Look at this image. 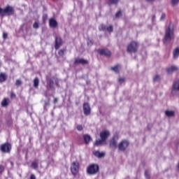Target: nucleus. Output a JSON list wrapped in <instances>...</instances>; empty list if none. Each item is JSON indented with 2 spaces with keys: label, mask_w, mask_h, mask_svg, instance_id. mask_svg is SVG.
<instances>
[{
  "label": "nucleus",
  "mask_w": 179,
  "mask_h": 179,
  "mask_svg": "<svg viewBox=\"0 0 179 179\" xmlns=\"http://www.w3.org/2000/svg\"><path fill=\"white\" fill-rule=\"evenodd\" d=\"M0 150L2 153H10L12 144L9 142L4 143L0 145Z\"/></svg>",
  "instance_id": "7"
},
{
  "label": "nucleus",
  "mask_w": 179,
  "mask_h": 179,
  "mask_svg": "<svg viewBox=\"0 0 179 179\" xmlns=\"http://www.w3.org/2000/svg\"><path fill=\"white\" fill-rule=\"evenodd\" d=\"M76 129L78 131H83V126H82V124H78L76 126Z\"/></svg>",
  "instance_id": "32"
},
{
  "label": "nucleus",
  "mask_w": 179,
  "mask_h": 179,
  "mask_svg": "<svg viewBox=\"0 0 179 179\" xmlns=\"http://www.w3.org/2000/svg\"><path fill=\"white\" fill-rule=\"evenodd\" d=\"M93 155L95 157H98V159H103V157H106V152H101L99 150L94 151Z\"/></svg>",
  "instance_id": "15"
},
{
  "label": "nucleus",
  "mask_w": 179,
  "mask_h": 179,
  "mask_svg": "<svg viewBox=\"0 0 179 179\" xmlns=\"http://www.w3.org/2000/svg\"><path fill=\"white\" fill-rule=\"evenodd\" d=\"M31 167L34 169V170H37L38 169V163L36 162H33L31 164Z\"/></svg>",
  "instance_id": "28"
},
{
  "label": "nucleus",
  "mask_w": 179,
  "mask_h": 179,
  "mask_svg": "<svg viewBox=\"0 0 179 179\" xmlns=\"http://www.w3.org/2000/svg\"><path fill=\"white\" fill-rule=\"evenodd\" d=\"M54 1H58V0H54Z\"/></svg>",
  "instance_id": "50"
},
{
  "label": "nucleus",
  "mask_w": 179,
  "mask_h": 179,
  "mask_svg": "<svg viewBox=\"0 0 179 179\" xmlns=\"http://www.w3.org/2000/svg\"><path fill=\"white\" fill-rule=\"evenodd\" d=\"M5 171V167L3 166V165H0V174H2Z\"/></svg>",
  "instance_id": "37"
},
{
  "label": "nucleus",
  "mask_w": 179,
  "mask_h": 179,
  "mask_svg": "<svg viewBox=\"0 0 179 179\" xmlns=\"http://www.w3.org/2000/svg\"><path fill=\"white\" fill-rule=\"evenodd\" d=\"M96 51L98 54L102 57H107L108 58H110L112 55L111 51L108 48H101L98 49Z\"/></svg>",
  "instance_id": "10"
},
{
  "label": "nucleus",
  "mask_w": 179,
  "mask_h": 179,
  "mask_svg": "<svg viewBox=\"0 0 179 179\" xmlns=\"http://www.w3.org/2000/svg\"><path fill=\"white\" fill-rule=\"evenodd\" d=\"M3 38L4 40H6V38H8V34L3 32Z\"/></svg>",
  "instance_id": "41"
},
{
  "label": "nucleus",
  "mask_w": 179,
  "mask_h": 179,
  "mask_svg": "<svg viewBox=\"0 0 179 179\" xmlns=\"http://www.w3.org/2000/svg\"><path fill=\"white\" fill-rule=\"evenodd\" d=\"M106 30L109 32V33H112V31H113L114 30V27H113V25H109L107 28Z\"/></svg>",
  "instance_id": "30"
},
{
  "label": "nucleus",
  "mask_w": 179,
  "mask_h": 179,
  "mask_svg": "<svg viewBox=\"0 0 179 179\" xmlns=\"http://www.w3.org/2000/svg\"><path fill=\"white\" fill-rule=\"evenodd\" d=\"M118 82H119V83H120V85H122V83H124V82H125V78H120L118 79Z\"/></svg>",
  "instance_id": "34"
},
{
  "label": "nucleus",
  "mask_w": 179,
  "mask_h": 179,
  "mask_svg": "<svg viewBox=\"0 0 179 179\" xmlns=\"http://www.w3.org/2000/svg\"><path fill=\"white\" fill-rule=\"evenodd\" d=\"M178 71V67L177 66H171L166 69V72L169 75H171L173 72H177Z\"/></svg>",
  "instance_id": "16"
},
{
  "label": "nucleus",
  "mask_w": 179,
  "mask_h": 179,
  "mask_svg": "<svg viewBox=\"0 0 179 179\" xmlns=\"http://www.w3.org/2000/svg\"><path fill=\"white\" fill-rule=\"evenodd\" d=\"M79 169H80V165L79 164V162L74 161L72 162L70 170L71 174L73 177H76L78 174H79Z\"/></svg>",
  "instance_id": "6"
},
{
  "label": "nucleus",
  "mask_w": 179,
  "mask_h": 179,
  "mask_svg": "<svg viewBox=\"0 0 179 179\" xmlns=\"http://www.w3.org/2000/svg\"><path fill=\"white\" fill-rule=\"evenodd\" d=\"M139 48V43L135 41H131L127 48V52H134V54L136 52H138V49Z\"/></svg>",
  "instance_id": "5"
},
{
  "label": "nucleus",
  "mask_w": 179,
  "mask_h": 179,
  "mask_svg": "<svg viewBox=\"0 0 179 179\" xmlns=\"http://www.w3.org/2000/svg\"><path fill=\"white\" fill-rule=\"evenodd\" d=\"M55 85H56V86L59 87V83L58 82V80L55 81Z\"/></svg>",
  "instance_id": "46"
},
{
  "label": "nucleus",
  "mask_w": 179,
  "mask_h": 179,
  "mask_svg": "<svg viewBox=\"0 0 179 179\" xmlns=\"http://www.w3.org/2000/svg\"><path fill=\"white\" fill-rule=\"evenodd\" d=\"M34 29H38V22H35L33 24Z\"/></svg>",
  "instance_id": "38"
},
{
  "label": "nucleus",
  "mask_w": 179,
  "mask_h": 179,
  "mask_svg": "<svg viewBox=\"0 0 179 179\" xmlns=\"http://www.w3.org/2000/svg\"><path fill=\"white\" fill-rule=\"evenodd\" d=\"M179 0H171V3L173 5V6H175V5H177V3H178Z\"/></svg>",
  "instance_id": "36"
},
{
  "label": "nucleus",
  "mask_w": 179,
  "mask_h": 179,
  "mask_svg": "<svg viewBox=\"0 0 179 179\" xmlns=\"http://www.w3.org/2000/svg\"><path fill=\"white\" fill-rule=\"evenodd\" d=\"M154 82H159L160 80V76L157 75L153 78Z\"/></svg>",
  "instance_id": "31"
},
{
  "label": "nucleus",
  "mask_w": 179,
  "mask_h": 179,
  "mask_svg": "<svg viewBox=\"0 0 179 179\" xmlns=\"http://www.w3.org/2000/svg\"><path fill=\"white\" fill-rule=\"evenodd\" d=\"M122 11H121V10H120L119 11H117V13H116V14H115V17H117V18H118V17H120V16H122Z\"/></svg>",
  "instance_id": "35"
},
{
  "label": "nucleus",
  "mask_w": 179,
  "mask_h": 179,
  "mask_svg": "<svg viewBox=\"0 0 179 179\" xmlns=\"http://www.w3.org/2000/svg\"><path fill=\"white\" fill-rule=\"evenodd\" d=\"M129 146V141L127 140H122L119 144H118V150L120 152H125L127 149H128V147Z\"/></svg>",
  "instance_id": "9"
},
{
  "label": "nucleus",
  "mask_w": 179,
  "mask_h": 179,
  "mask_svg": "<svg viewBox=\"0 0 179 179\" xmlns=\"http://www.w3.org/2000/svg\"><path fill=\"white\" fill-rule=\"evenodd\" d=\"M146 2H155L156 0H145Z\"/></svg>",
  "instance_id": "47"
},
{
  "label": "nucleus",
  "mask_w": 179,
  "mask_h": 179,
  "mask_svg": "<svg viewBox=\"0 0 179 179\" xmlns=\"http://www.w3.org/2000/svg\"><path fill=\"white\" fill-rule=\"evenodd\" d=\"M99 170L100 167L99 166V164H91L87 167V174L89 176H96Z\"/></svg>",
  "instance_id": "4"
},
{
  "label": "nucleus",
  "mask_w": 179,
  "mask_h": 179,
  "mask_svg": "<svg viewBox=\"0 0 179 179\" xmlns=\"http://www.w3.org/2000/svg\"><path fill=\"white\" fill-rule=\"evenodd\" d=\"M47 17H48V16L47 15V14H44L42 17L43 21L45 22V20H47Z\"/></svg>",
  "instance_id": "39"
},
{
  "label": "nucleus",
  "mask_w": 179,
  "mask_h": 179,
  "mask_svg": "<svg viewBox=\"0 0 179 179\" xmlns=\"http://www.w3.org/2000/svg\"><path fill=\"white\" fill-rule=\"evenodd\" d=\"M99 31H106L107 30V27L104 24H101L99 27Z\"/></svg>",
  "instance_id": "27"
},
{
  "label": "nucleus",
  "mask_w": 179,
  "mask_h": 179,
  "mask_svg": "<svg viewBox=\"0 0 179 179\" xmlns=\"http://www.w3.org/2000/svg\"><path fill=\"white\" fill-rule=\"evenodd\" d=\"M45 106H50V101L45 102Z\"/></svg>",
  "instance_id": "48"
},
{
  "label": "nucleus",
  "mask_w": 179,
  "mask_h": 179,
  "mask_svg": "<svg viewBox=\"0 0 179 179\" xmlns=\"http://www.w3.org/2000/svg\"><path fill=\"white\" fill-rule=\"evenodd\" d=\"M145 177H149V171H145Z\"/></svg>",
  "instance_id": "44"
},
{
  "label": "nucleus",
  "mask_w": 179,
  "mask_h": 179,
  "mask_svg": "<svg viewBox=\"0 0 179 179\" xmlns=\"http://www.w3.org/2000/svg\"><path fill=\"white\" fill-rule=\"evenodd\" d=\"M15 15V8L12 6L7 5L5 8L0 7V16H13Z\"/></svg>",
  "instance_id": "3"
},
{
  "label": "nucleus",
  "mask_w": 179,
  "mask_h": 179,
  "mask_svg": "<svg viewBox=\"0 0 179 179\" xmlns=\"http://www.w3.org/2000/svg\"><path fill=\"white\" fill-rule=\"evenodd\" d=\"M83 113L85 115H90L92 113V109L90 108V105L88 103H84L83 106Z\"/></svg>",
  "instance_id": "12"
},
{
  "label": "nucleus",
  "mask_w": 179,
  "mask_h": 179,
  "mask_svg": "<svg viewBox=\"0 0 179 179\" xmlns=\"http://www.w3.org/2000/svg\"><path fill=\"white\" fill-rule=\"evenodd\" d=\"M173 57L174 59H177V58H178L179 57V48H176L174 49L173 52Z\"/></svg>",
  "instance_id": "21"
},
{
  "label": "nucleus",
  "mask_w": 179,
  "mask_h": 179,
  "mask_svg": "<svg viewBox=\"0 0 179 179\" xmlns=\"http://www.w3.org/2000/svg\"><path fill=\"white\" fill-rule=\"evenodd\" d=\"M119 138L118 135L115 134L110 138L109 141V146L111 149H117Z\"/></svg>",
  "instance_id": "8"
},
{
  "label": "nucleus",
  "mask_w": 179,
  "mask_h": 179,
  "mask_svg": "<svg viewBox=\"0 0 179 179\" xmlns=\"http://www.w3.org/2000/svg\"><path fill=\"white\" fill-rule=\"evenodd\" d=\"M10 96V99H15L16 97V94L14 92H11Z\"/></svg>",
  "instance_id": "40"
},
{
  "label": "nucleus",
  "mask_w": 179,
  "mask_h": 179,
  "mask_svg": "<svg viewBox=\"0 0 179 179\" xmlns=\"http://www.w3.org/2000/svg\"><path fill=\"white\" fill-rule=\"evenodd\" d=\"M174 38V24L170 22L165 30L164 40L166 42L171 41Z\"/></svg>",
  "instance_id": "2"
},
{
  "label": "nucleus",
  "mask_w": 179,
  "mask_h": 179,
  "mask_svg": "<svg viewBox=\"0 0 179 179\" xmlns=\"http://www.w3.org/2000/svg\"><path fill=\"white\" fill-rule=\"evenodd\" d=\"M62 44H64V41H62V38H61L59 36H55V49L59 50V48H61Z\"/></svg>",
  "instance_id": "11"
},
{
  "label": "nucleus",
  "mask_w": 179,
  "mask_h": 179,
  "mask_svg": "<svg viewBox=\"0 0 179 179\" xmlns=\"http://www.w3.org/2000/svg\"><path fill=\"white\" fill-rule=\"evenodd\" d=\"M121 68V65L117 64L116 66L111 67L110 71H113L115 73H120V69Z\"/></svg>",
  "instance_id": "20"
},
{
  "label": "nucleus",
  "mask_w": 179,
  "mask_h": 179,
  "mask_svg": "<svg viewBox=\"0 0 179 179\" xmlns=\"http://www.w3.org/2000/svg\"><path fill=\"white\" fill-rule=\"evenodd\" d=\"M8 79V76L5 73H0V83H3L6 82Z\"/></svg>",
  "instance_id": "18"
},
{
  "label": "nucleus",
  "mask_w": 179,
  "mask_h": 179,
  "mask_svg": "<svg viewBox=\"0 0 179 179\" xmlns=\"http://www.w3.org/2000/svg\"><path fill=\"white\" fill-rule=\"evenodd\" d=\"M49 26L52 29H55L56 27H58V22H57V20H55V19L50 18L49 20Z\"/></svg>",
  "instance_id": "14"
},
{
  "label": "nucleus",
  "mask_w": 179,
  "mask_h": 179,
  "mask_svg": "<svg viewBox=\"0 0 179 179\" xmlns=\"http://www.w3.org/2000/svg\"><path fill=\"white\" fill-rule=\"evenodd\" d=\"M29 179H36V176H34V174H31Z\"/></svg>",
  "instance_id": "43"
},
{
  "label": "nucleus",
  "mask_w": 179,
  "mask_h": 179,
  "mask_svg": "<svg viewBox=\"0 0 179 179\" xmlns=\"http://www.w3.org/2000/svg\"><path fill=\"white\" fill-rule=\"evenodd\" d=\"M39 83H40V80H38V78L36 77L34 79V87H35L36 89H38Z\"/></svg>",
  "instance_id": "23"
},
{
  "label": "nucleus",
  "mask_w": 179,
  "mask_h": 179,
  "mask_svg": "<svg viewBox=\"0 0 179 179\" xmlns=\"http://www.w3.org/2000/svg\"><path fill=\"white\" fill-rule=\"evenodd\" d=\"M84 142L86 145H89L90 143V141H92V137L87 134H85L83 136Z\"/></svg>",
  "instance_id": "19"
},
{
  "label": "nucleus",
  "mask_w": 179,
  "mask_h": 179,
  "mask_svg": "<svg viewBox=\"0 0 179 179\" xmlns=\"http://www.w3.org/2000/svg\"><path fill=\"white\" fill-rule=\"evenodd\" d=\"M53 103H54V104H57V103H58V99L55 98L54 101H53Z\"/></svg>",
  "instance_id": "45"
},
{
  "label": "nucleus",
  "mask_w": 179,
  "mask_h": 179,
  "mask_svg": "<svg viewBox=\"0 0 179 179\" xmlns=\"http://www.w3.org/2000/svg\"><path fill=\"white\" fill-rule=\"evenodd\" d=\"M165 114L167 117H174L176 115L174 110H166Z\"/></svg>",
  "instance_id": "24"
},
{
  "label": "nucleus",
  "mask_w": 179,
  "mask_h": 179,
  "mask_svg": "<svg viewBox=\"0 0 179 179\" xmlns=\"http://www.w3.org/2000/svg\"><path fill=\"white\" fill-rule=\"evenodd\" d=\"M10 103V101L8 99V98H3V99L1 101V107H7L9 106Z\"/></svg>",
  "instance_id": "17"
},
{
  "label": "nucleus",
  "mask_w": 179,
  "mask_h": 179,
  "mask_svg": "<svg viewBox=\"0 0 179 179\" xmlns=\"http://www.w3.org/2000/svg\"><path fill=\"white\" fill-rule=\"evenodd\" d=\"M153 17H156V16H155V15H154V16H153Z\"/></svg>",
  "instance_id": "49"
},
{
  "label": "nucleus",
  "mask_w": 179,
  "mask_h": 179,
  "mask_svg": "<svg viewBox=\"0 0 179 179\" xmlns=\"http://www.w3.org/2000/svg\"><path fill=\"white\" fill-rule=\"evenodd\" d=\"M48 84L51 90H55V87H54V80L51 79L49 80Z\"/></svg>",
  "instance_id": "25"
},
{
  "label": "nucleus",
  "mask_w": 179,
  "mask_h": 179,
  "mask_svg": "<svg viewBox=\"0 0 179 179\" xmlns=\"http://www.w3.org/2000/svg\"><path fill=\"white\" fill-rule=\"evenodd\" d=\"M65 52H66V48L59 50L58 52V55H59V57H64L65 55Z\"/></svg>",
  "instance_id": "26"
},
{
  "label": "nucleus",
  "mask_w": 179,
  "mask_h": 179,
  "mask_svg": "<svg viewBox=\"0 0 179 179\" xmlns=\"http://www.w3.org/2000/svg\"><path fill=\"white\" fill-rule=\"evenodd\" d=\"M74 64L75 65H78V64L81 65H89V61L85 59L76 58L74 60Z\"/></svg>",
  "instance_id": "13"
},
{
  "label": "nucleus",
  "mask_w": 179,
  "mask_h": 179,
  "mask_svg": "<svg viewBox=\"0 0 179 179\" xmlns=\"http://www.w3.org/2000/svg\"><path fill=\"white\" fill-rule=\"evenodd\" d=\"M164 19H166V14L165 13H162L160 20H164Z\"/></svg>",
  "instance_id": "42"
},
{
  "label": "nucleus",
  "mask_w": 179,
  "mask_h": 179,
  "mask_svg": "<svg viewBox=\"0 0 179 179\" xmlns=\"http://www.w3.org/2000/svg\"><path fill=\"white\" fill-rule=\"evenodd\" d=\"M109 5H117L118 2H120V0H108Z\"/></svg>",
  "instance_id": "29"
},
{
  "label": "nucleus",
  "mask_w": 179,
  "mask_h": 179,
  "mask_svg": "<svg viewBox=\"0 0 179 179\" xmlns=\"http://www.w3.org/2000/svg\"><path fill=\"white\" fill-rule=\"evenodd\" d=\"M20 85H22V80H16V81H15V86L19 87Z\"/></svg>",
  "instance_id": "33"
},
{
  "label": "nucleus",
  "mask_w": 179,
  "mask_h": 179,
  "mask_svg": "<svg viewBox=\"0 0 179 179\" xmlns=\"http://www.w3.org/2000/svg\"><path fill=\"white\" fill-rule=\"evenodd\" d=\"M110 137V131L103 130L99 133L100 139H97L94 143V146H104L107 145V139Z\"/></svg>",
  "instance_id": "1"
},
{
  "label": "nucleus",
  "mask_w": 179,
  "mask_h": 179,
  "mask_svg": "<svg viewBox=\"0 0 179 179\" xmlns=\"http://www.w3.org/2000/svg\"><path fill=\"white\" fill-rule=\"evenodd\" d=\"M173 90L176 92H179V79L173 83Z\"/></svg>",
  "instance_id": "22"
}]
</instances>
